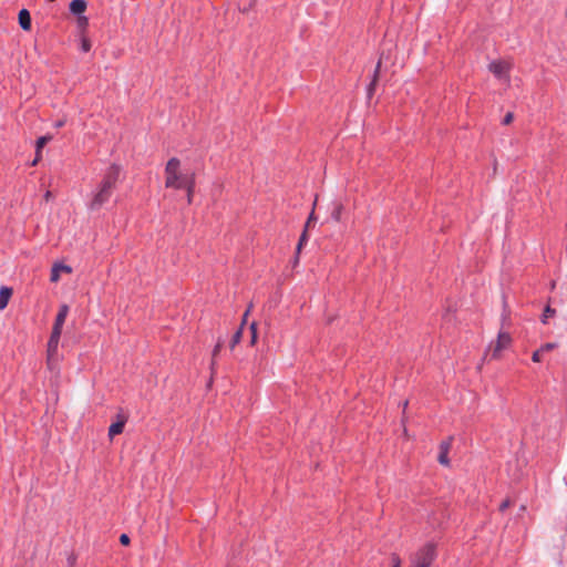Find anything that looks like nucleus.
<instances>
[{"mask_svg":"<svg viewBox=\"0 0 567 567\" xmlns=\"http://www.w3.org/2000/svg\"><path fill=\"white\" fill-rule=\"evenodd\" d=\"M126 423V417L118 416V420L112 423L109 427V436L113 439L115 435H118L123 432Z\"/></svg>","mask_w":567,"mask_h":567,"instance_id":"obj_11","label":"nucleus"},{"mask_svg":"<svg viewBox=\"0 0 567 567\" xmlns=\"http://www.w3.org/2000/svg\"><path fill=\"white\" fill-rule=\"evenodd\" d=\"M179 165H181V162L178 158L176 157H172L167 164H166V167H165V173L166 175H171V174H176L179 172Z\"/></svg>","mask_w":567,"mask_h":567,"instance_id":"obj_15","label":"nucleus"},{"mask_svg":"<svg viewBox=\"0 0 567 567\" xmlns=\"http://www.w3.org/2000/svg\"><path fill=\"white\" fill-rule=\"evenodd\" d=\"M248 312H249V310H247L244 313V318H243V322H241L240 327L237 329V331L231 337L230 344H229L231 349H234L241 340L243 327L246 323V317L248 316Z\"/></svg>","mask_w":567,"mask_h":567,"instance_id":"obj_13","label":"nucleus"},{"mask_svg":"<svg viewBox=\"0 0 567 567\" xmlns=\"http://www.w3.org/2000/svg\"><path fill=\"white\" fill-rule=\"evenodd\" d=\"M437 557V547L434 542H427L410 558V567H431Z\"/></svg>","mask_w":567,"mask_h":567,"instance_id":"obj_2","label":"nucleus"},{"mask_svg":"<svg viewBox=\"0 0 567 567\" xmlns=\"http://www.w3.org/2000/svg\"><path fill=\"white\" fill-rule=\"evenodd\" d=\"M489 71L498 79H504L508 74L507 64L501 61H493L489 64Z\"/></svg>","mask_w":567,"mask_h":567,"instance_id":"obj_5","label":"nucleus"},{"mask_svg":"<svg viewBox=\"0 0 567 567\" xmlns=\"http://www.w3.org/2000/svg\"><path fill=\"white\" fill-rule=\"evenodd\" d=\"M392 567H401V560L396 555L392 556Z\"/></svg>","mask_w":567,"mask_h":567,"instance_id":"obj_29","label":"nucleus"},{"mask_svg":"<svg viewBox=\"0 0 567 567\" xmlns=\"http://www.w3.org/2000/svg\"><path fill=\"white\" fill-rule=\"evenodd\" d=\"M380 66H381V60H379L377 66H375V70H374V74H373V80L371 81V83L369 84L368 86V93L369 95L372 94L373 90H374V85L377 83V80H378V75H379V71H380Z\"/></svg>","mask_w":567,"mask_h":567,"instance_id":"obj_17","label":"nucleus"},{"mask_svg":"<svg viewBox=\"0 0 567 567\" xmlns=\"http://www.w3.org/2000/svg\"><path fill=\"white\" fill-rule=\"evenodd\" d=\"M512 343V337L508 332L499 331L495 344H491L492 358H498L499 353L509 347Z\"/></svg>","mask_w":567,"mask_h":567,"instance_id":"obj_4","label":"nucleus"},{"mask_svg":"<svg viewBox=\"0 0 567 567\" xmlns=\"http://www.w3.org/2000/svg\"><path fill=\"white\" fill-rule=\"evenodd\" d=\"M89 23V20L85 16L81 14L80 17H78V24L82 28L86 27Z\"/></svg>","mask_w":567,"mask_h":567,"instance_id":"obj_25","label":"nucleus"},{"mask_svg":"<svg viewBox=\"0 0 567 567\" xmlns=\"http://www.w3.org/2000/svg\"><path fill=\"white\" fill-rule=\"evenodd\" d=\"M131 539L127 534H122L120 536V543L124 546H127L130 544Z\"/></svg>","mask_w":567,"mask_h":567,"instance_id":"obj_27","label":"nucleus"},{"mask_svg":"<svg viewBox=\"0 0 567 567\" xmlns=\"http://www.w3.org/2000/svg\"><path fill=\"white\" fill-rule=\"evenodd\" d=\"M556 313V310L553 309L550 306H546V308L544 309V313L542 316V319L540 321L546 324L547 323V319L551 316H554Z\"/></svg>","mask_w":567,"mask_h":567,"instance_id":"obj_19","label":"nucleus"},{"mask_svg":"<svg viewBox=\"0 0 567 567\" xmlns=\"http://www.w3.org/2000/svg\"><path fill=\"white\" fill-rule=\"evenodd\" d=\"M68 313H69V306L68 305H61L60 308H59V311H58V315L55 317V320H54V324H53V328L54 330H60L62 331V328H63V324L65 322V319L68 317Z\"/></svg>","mask_w":567,"mask_h":567,"instance_id":"obj_7","label":"nucleus"},{"mask_svg":"<svg viewBox=\"0 0 567 567\" xmlns=\"http://www.w3.org/2000/svg\"><path fill=\"white\" fill-rule=\"evenodd\" d=\"M556 347H557V344H556V343H551V342H549V343H545V344H543V346L540 347V349H542V351H543V352H548V351L554 350Z\"/></svg>","mask_w":567,"mask_h":567,"instance_id":"obj_24","label":"nucleus"},{"mask_svg":"<svg viewBox=\"0 0 567 567\" xmlns=\"http://www.w3.org/2000/svg\"><path fill=\"white\" fill-rule=\"evenodd\" d=\"M86 1L85 0H72L69 4L70 12L76 17H80L86 10Z\"/></svg>","mask_w":567,"mask_h":567,"instance_id":"obj_8","label":"nucleus"},{"mask_svg":"<svg viewBox=\"0 0 567 567\" xmlns=\"http://www.w3.org/2000/svg\"><path fill=\"white\" fill-rule=\"evenodd\" d=\"M312 220H315V213L313 212L309 215V218H308V220L306 223L305 228H308L310 226V224L312 223Z\"/></svg>","mask_w":567,"mask_h":567,"instance_id":"obj_31","label":"nucleus"},{"mask_svg":"<svg viewBox=\"0 0 567 567\" xmlns=\"http://www.w3.org/2000/svg\"><path fill=\"white\" fill-rule=\"evenodd\" d=\"M513 118H514L513 113H512V112H508V113L504 116V118H503L502 123H503L504 125H508V124L513 121Z\"/></svg>","mask_w":567,"mask_h":567,"instance_id":"obj_26","label":"nucleus"},{"mask_svg":"<svg viewBox=\"0 0 567 567\" xmlns=\"http://www.w3.org/2000/svg\"><path fill=\"white\" fill-rule=\"evenodd\" d=\"M66 272V274H70L72 272V268L68 265H64V264H61V262H55L51 269V274H50V281L51 282H56L59 281L60 279V274L61 272Z\"/></svg>","mask_w":567,"mask_h":567,"instance_id":"obj_6","label":"nucleus"},{"mask_svg":"<svg viewBox=\"0 0 567 567\" xmlns=\"http://www.w3.org/2000/svg\"><path fill=\"white\" fill-rule=\"evenodd\" d=\"M165 185L168 188L186 189L188 203L192 202V193L194 189V176L193 175H183L179 172L176 174H171V175L166 176Z\"/></svg>","mask_w":567,"mask_h":567,"instance_id":"obj_3","label":"nucleus"},{"mask_svg":"<svg viewBox=\"0 0 567 567\" xmlns=\"http://www.w3.org/2000/svg\"><path fill=\"white\" fill-rule=\"evenodd\" d=\"M52 140V136L51 135H43V136H40L38 140H37V143H35V153H37V157L34 158V161L32 162V165H35L39 157H40V153H41V150L44 147V145L50 142Z\"/></svg>","mask_w":567,"mask_h":567,"instance_id":"obj_14","label":"nucleus"},{"mask_svg":"<svg viewBox=\"0 0 567 567\" xmlns=\"http://www.w3.org/2000/svg\"><path fill=\"white\" fill-rule=\"evenodd\" d=\"M542 353H544V352L542 351L540 348L538 350L534 351V353L532 355V360L534 362H540L542 361Z\"/></svg>","mask_w":567,"mask_h":567,"instance_id":"obj_22","label":"nucleus"},{"mask_svg":"<svg viewBox=\"0 0 567 567\" xmlns=\"http://www.w3.org/2000/svg\"><path fill=\"white\" fill-rule=\"evenodd\" d=\"M342 210L343 206L341 204H336L333 210L331 212V218L336 221H339L341 218Z\"/></svg>","mask_w":567,"mask_h":567,"instance_id":"obj_18","label":"nucleus"},{"mask_svg":"<svg viewBox=\"0 0 567 567\" xmlns=\"http://www.w3.org/2000/svg\"><path fill=\"white\" fill-rule=\"evenodd\" d=\"M449 450H450V442L447 441H443L441 444H440V453H439V456H437V461L440 464L444 465V466H447L450 464V460H449Z\"/></svg>","mask_w":567,"mask_h":567,"instance_id":"obj_12","label":"nucleus"},{"mask_svg":"<svg viewBox=\"0 0 567 567\" xmlns=\"http://www.w3.org/2000/svg\"><path fill=\"white\" fill-rule=\"evenodd\" d=\"M249 328H250V332H251V344H254L256 342V339H257L256 322H251Z\"/></svg>","mask_w":567,"mask_h":567,"instance_id":"obj_21","label":"nucleus"},{"mask_svg":"<svg viewBox=\"0 0 567 567\" xmlns=\"http://www.w3.org/2000/svg\"><path fill=\"white\" fill-rule=\"evenodd\" d=\"M81 50L83 52H89L91 50V43L87 39H83L81 42Z\"/></svg>","mask_w":567,"mask_h":567,"instance_id":"obj_23","label":"nucleus"},{"mask_svg":"<svg viewBox=\"0 0 567 567\" xmlns=\"http://www.w3.org/2000/svg\"><path fill=\"white\" fill-rule=\"evenodd\" d=\"M121 175V166L117 164H112L104 173L101 182L97 184L96 188L92 192V199L89 203L90 210H99L106 204L116 187L117 182L120 181Z\"/></svg>","mask_w":567,"mask_h":567,"instance_id":"obj_1","label":"nucleus"},{"mask_svg":"<svg viewBox=\"0 0 567 567\" xmlns=\"http://www.w3.org/2000/svg\"><path fill=\"white\" fill-rule=\"evenodd\" d=\"M12 293V290L9 287H1L0 289V310L4 309L8 306L9 298Z\"/></svg>","mask_w":567,"mask_h":567,"instance_id":"obj_16","label":"nucleus"},{"mask_svg":"<svg viewBox=\"0 0 567 567\" xmlns=\"http://www.w3.org/2000/svg\"><path fill=\"white\" fill-rule=\"evenodd\" d=\"M19 25L22 30L29 31L31 29V16L27 9H21L18 14Z\"/></svg>","mask_w":567,"mask_h":567,"instance_id":"obj_9","label":"nucleus"},{"mask_svg":"<svg viewBox=\"0 0 567 567\" xmlns=\"http://www.w3.org/2000/svg\"><path fill=\"white\" fill-rule=\"evenodd\" d=\"M61 333H62V331H60L58 329L56 330L52 329L50 339L48 341V352H49V354H52V353L56 352Z\"/></svg>","mask_w":567,"mask_h":567,"instance_id":"obj_10","label":"nucleus"},{"mask_svg":"<svg viewBox=\"0 0 567 567\" xmlns=\"http://www.w3.org/2000/svg\"><path fill=\"white\" fill-rule=\"evenodd\" d=\"M220 348H221V343H220V342H218V343L215 346V348H214L213 354H214V355H216V354L219 352Z\"/></svg>","mask_w":567,"mask_h":567,"instance_id":"obj_32","label":"nucleus"},{"mask_svg":"<svg viewBox=\"0 0 567 567\" xmlns=\"http://www.w3.org/2000/svg\"><path fill=\"white\" fill-rule=\"evenodd\" d=\"M64 124H65V121H64V120H58V121H55V122L53 123V126H54L55 128H60V127L64 126Z\"/></svg>","mask_w":567,"mask_h":567,"instance_id":"obj_30","label":"nucleus"},{"mask_svg":"<svg viewBox=\"0 0 567 567\" xmlns=\"http://www.w3.org/2000/svg\"><path fill=\"white\" fill-rule=\"evenodd\" d=\"M307 229L308 228H305L300 238H299V241H298V245H297V251H300V249L302 248V246L308 241V235H307Z\"/></svg>","mask_w":567,"mask_h":567,"instance_id":"obj_20","label":"nucleus"},{"mask_svg":"<svg viewBox=\"0 0 567 567\" xmlns=\"http://www.w3.org/2000/svg\"><path fill=\"white\" fill-rule=\"evenodd\" d=\"M511 505V501L509 499H505L499 505V512H505Z\"/></svg>","mask_w":567,"mask_h":567,"instance_id":"obj_28","label":"nucleus"}]
</instances>
